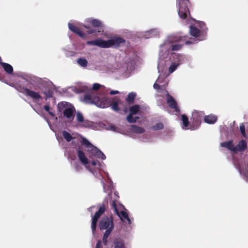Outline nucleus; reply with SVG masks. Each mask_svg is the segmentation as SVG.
I'll use <instances>...</instances> for the list:
<instances>
[{"label": "nucleus", "mask_w": 248, "mask_h": 248, "mask_svg": "<svg viewBox=\"0 0 248 248\" xmlns=\"http://www.w3.org/2000/svg\"><path fill=\"white\" fill-rule=\"evenodd\" d=\"M119 93V92L118 91H111L110 92H109V94L110 95H114V94H118Z\"/></svg>", "instance_id": "obj_42"}, {"label": "nucleus", "mask_w": 248, "mask_h": 248, "mask_svg": "<svg viewBox=\"0 0 248 248\" xmlns=\"http://www.w3.org/2000/svg\"><path fill=\"white\" fill-rule=\"evenodd\" d=\"M185 36H176L170 35L159 46L158 51L157 69L158 73L163 71L167 65L168 67V75L173 73L178 67L183 63L187 62V57L182 54L170 51H178L181 49L182 45L176 43L185 41V44L189 45L193 43L191 41L186 40Z\"/></svg>", "instance_id": "obj_1"}, {"label": "nucleus", "mask_w": 248, "mask_h": 248, "mask_svg": "<svg viewBox=\"0 0 248 248\" xmlns=\"http://www.w3.org/2000/svg\"><path fill=\"white\" fill-rule=\"evenodd\" d=\"M77 120L78 122H83L84 121V118L81 113L80 112H77L76 113Z\"/></svg>", "instance_id": "obj_36"}, {"label": "nucleus", "mask_w": 248, "mask_h": 248, "mask_svg": "<svg viewBox=\"0 0 248 248\" xmlns=\"http://www.w3.org/2000/svg\"><path fill=\"white\" fill-rule=\"evenodd\" d=\"M101 87V85L99 83H94L92 87V89L93 90H98L100 87Z\"/></svg>", "instance_id": "obj_39"}, {"label": "nucleus", "mask_w": 248, "mask_h": 248, "mask_svg": "<svg viewBox=\"0 0 248 248\" xmlns=\"http://www.w3.org/2000/svg\"><path fill=\"white\" fill-rule=\"evenodd\" d=\"M233 164L243 178L248 182V161L243 162L242 161L234 160Z\"/></svg>", "instance_id": "obj_11"}, {"label": "nucleus", "mask_w": 248, "mask_h": 248, "mask_svg": "<svg viewBox=\"0 0 248 248\" xmlns=\"http://www.w3.org/2000/svg\"><path fill=\"white\" fill-rule=\"evenodd\" d=\"M62 136L64 139L67 141H71L75 138L69 132L63 131L62 133Z\"/></svg>", "instance_id": "obj_28"}, {"label": "nucleus", "mask_w": 248, "mask_h": 248, "mask_svg": "<svg viewBox=\"0 0 248 248\" xmlns=\"http://www.w3.org/2000/svg\"><path fill=\"white\" fill-rule=\"evenodd\" d=\"M112 226L113 229V223L111 218L108 217H103L99 223V228L100 230H106Z\"/></svg>", "instance_id": "obj_19"}, {"label": "nucleus", "mask_w": 248, "mask_h": 248, "mask_svg": "<svg viewBox=\"0 0 248 248\" xmlns=\"http://www.w3.org/2000/svg\"><path fill=\"white\" fill-rule=\"evenodd\" d=\"M188 4L189 0H177L179 17L185 20L186 23L190 24L189 31L191 35L198 38L199 41L203 40L207 33V28L204 22L190 18Z\"/></svg>", "instance_id": "obj_2"}, {"label": "nucleus", "mask_w": 248, "mask_h": 248, "mask_svg": "<svg viewBox=\"0 0 248 248\" xmlns=\"http://www.w3.org/2000/svg\"><path fill=\"white\" fill-rule=\"evenodd\" d=\"M0 65L2 67L4 71L8 74H11L13 72V68L11 65L9 63L3 62H2L1 57H0Z\"/></svg>", "instance_id": "obj_21"}, {"label": "nucleus", "mask_w": 248, "mask_h": 248, "mask_svg": "<svg viewBox=\"0 0 248 248\" xmlns=\"http://www.w3.org/2000/svg\"><path fill=\"white\" fill-rule=\"evenodd\" d=\"M220 146L233 152L237 153L245 151L247 148V143L245 140H240L237 145H234L233 141L231 140L221 142Z\"/></svg>", "instance_id": "obj_6"}, {"label": "nucleus", "mask_w": 248, "mask_h": 248, "mask_svg": "<svg viewBox=\"0 0 248 248\" xmlns=\"http://www.w3.org/2000/svg\"><path fill=\"white\" fill-rule=\"evenodd\" d=\"M135 69V64L134 62H128L126 66V69L125 70V72L126 75L129 74L131 72L134 70Z\"/></svg>", "instance_id": "obj_26"}, {"label": "nucleus", "mask_w": 248, "mask_h": 248, "mask_svg": "<svg viewBox=\"0 0 248 248\" xmlns=\"http://www.w3.org/2000/svg\"><path fill=\"white\" fill-rule=\"evenodd\" d=\"M136 95V93L134 92H131L129 93L127 97L126 101L128 102H132Z\"/></svg>", "instance_id": "obj_32"}, {"label": "nucleus", "mask_w": 248, "mask_h": 248, "mask_svg": "<svg viewBox=\"0 0 248 248\" xmlns=\"http://www.w3.org/2000/svg\"><path fill=\"white\" fill-rule=\"evenodd\" d=\"M36 81L38 83L39 88L45 94L46 99L51 97L54 90L52 83L38 78H36Z\"/></svg>", "instance_id": "obj_7"}, {"label": "nucleus", "mask_w": 248, "mask_h": 248, "mask_svg": "<svg viewBox=\"0 0 248 248\" xmlns=\"http://www.w3.org/2000/svg\"><path fill=\"white\" fill-rule=\"evenodd\" d=\"M16 89L25 95L30 96L34 100H39L41 98V96L39 93L31 90L27 88L18 86L16 87Z\"/></svg>", "instance_id": "obj_13"}, {"label": "nucleus", "mask_w": 248, "mask_h": 248, "mask_svg": "<svg viewBox=\"0 0 248 248\" xmlns=\"http://www.w3.org/2000/svg\"><path fill=\"white\" fill-rule=\"evenodd\" d=\"M83 102L86 104H94L97 107L101 108L109 107L111 103V101L108 98L99 96L92 90L84 95Z\"/></svg>", "instance_id": "obj_3"}, {"label": "nucleus", "mask_w": 248, "mask_h": 248, "mask_svg": "<svg viewBox=\"0 0 248 248\" xmlns=\"http://www.w3.org/2000/svg\"><path fill=\"white\" fill-rule=\"evenodd\" d=\"M94 208H95V206H92V207H90V208H88V210H89V211H91V210H92V209Z\"/></svg>", "instance_id": "obj_45"}, {"label": "nucleus", "mask_w": 248, "mask_h": 248, "mask_svg": "<svg viewBox=\"0 0 248 248\" xmlns=\"http://www.w3.org/2000/svg\"><path fill=\"white\" fill-rule=\"evenodd\" d=\"M240 130L242 135L245 137V128L243 124H241L240 125Z\"/></svg>", "instance_id": "obj_38"}, {"label": "nucleus", "mask_w": 248, "mask_h": 248, "mask_svg": "<svg viewBox=\"0 0 248 248\" xmlns=\"http://www.w3.org/2000/svg\"><path fill=\"white\" fill-rule=\"evenodd\" d=\"M58 110L60 112H63L64 116L69 120L74 119V113L76 110L74 107L70 103L66 102H61L57 105Z\"/></svg>", "instance_id": "obj_8"}, {"label": "nucleus", "mask_w": 248, "mask_h": 248, "mask_svg": "<svg viewBox=\"0 0 248 248\" xmlns=\"http://www.w3.org/2000/svg\"><path fill=\"white\" fill-rule=\"evenodd\" d=\"M204 116V113L202 111L195 110L192 114V124L197 128L201 124L202 119Z\"/></svg>", "instance_id": "obj_15"}, {"label": "nucleus", "mask_w": 248, "mask_h": 248, "mask_svg": "<svg viewBox=\"0 0 248 248\" xmlns=\"http://www.w3.org/2000/svg\"><path fill=\"white\" fill-rule=\"evenodd\" d=\"M109 70L111 72H115V70L114 69H109Z\"/></svg>", "instance_id": "obj_46"}, {"label": "nucleus", "mask_w": 248, "mask_h": 248, "mask_svg": "<svg viewBox=\"0 0 248 248\" xmlns=\"http://www.w3.org/2000/svg\"><path fill=\"white\" fill-rule=\"evenodd\" d=\"M112 208L114 210V211L116 214L120 217L121 220L125 223H127L128 225H130L132 221L130 218L129 217L128 214L125 211H124V207L122 205H119L120 208L124 209L123 210L119 211L118 209L117 204L114 201H113L111 203Z\"/></svg>", "instance_id": "obj_10"}, {"label": "nucleus", "mask_w": 248, "mask_h": 248, "mask_svg": "<svg viewBox=\"0 0 248 248\" xmlns=\"http://www.w3.org/2000/svg\"><path fill=\"white\" fill-rule=\"evenodd\" d=\"M164 78V77H162L160 75L159 76L158 78L156 79L155 82L154 84V88L158 92H167L166 90V86L167 85L168 83L166 82L165 84H162Z\"/></svg>", "instance_id": "obj_14"}, {"label": "nucleus", "mask_w": 248, "mask_h": 248, "mask_svg": "<svg viewBox=\"0 0 248 248\" xmlns=\"http://www.w3.org/2000/svg\"><path fill=\"white\" fill-rule=\"evenodd\" d=\"M129 111V114L126 118L127 121L130 123L136 122L137 120L139 119V117L137 116L133 117V115L138 113H139L140 114H141V111L140 110V106L138 105L133 106L130 107Z\"/></svg>", "instance_id": "obj_12"}, {"label": "nucleus", "mask_w": 248, "mask_h": 248, "mask_svg": "<svg viewBox=\"0 0 248 248\" xmlns=\"http://www.w3.org/2000/svg\"><path fill=\"white\" fill-rule=\"evenodd\" d=\"M217 117L213 114H210L204 117V121L209 124H214L217 121Z\"/></svg>", "instance_id": "obj_23"}, {"label": "nucleus", "mask_w": 248, "mask_h": 248, "mask_svg": "<svg viewBox=\"0 0 248 248\" xmlns=\"http://www.w3.org/2000/svg\"><path fill=\"white\" fill-rule=\"evenodd\" d=\"M85 23L87 25H85L84 27L89 29L87 31V33L88 34H92L95 32V31L93 29H89V27L88 26L89 24H92L94 27H100L102 25V22L96 19H93L91 18H87L85 20Z\"/></svg>", "instance_id": "obj_16"}, {"label": "nucleus", "mask_w": 248, "mask_h": 248, "mask_svg": "<svg viewBox=\"0 0 248 248\" xmlns=\"http://www.w3.org/2000/svg\"><path fill=\"white\" fill-rule=\"evenodd\" d=\"M160 31L158 29H153L144 32L143 36L145 38H149L159 35Z\"/></svg>", "instance_id": "obj_20"}, {"label": "nucleus", "mask_w": 248, "mask_h": 248, "mask_svg": "<svg viewBox=\"0 0 248 248\" xmlns=\"http://www.w3.org/2000/svg\"><path fill=\"white\" fill-rule=\"evenodd\" d=\"M77 63L83 68H86L87 66L88 61L86 59L80 58L77 60Z\"/></svg>", "instance_id": "obj_27"}, {"label": "nucleus", "mask_w": 248, "mask_h": 248, "mask_svg": "<svg viewBox=\"0 0 248 248\" xmlns=\"http://www.w3.org/2000/svg\"><path fill=\"white\" fill-rule=\"evenodd\" d=\"M125 42V40L120 37H115L108 40H104L99 38L87 42V44L90 46H97L101 48L110 47H119Z\"/></svg>", "instance_id": "obj_4"}, {"label": "nucleus", "mask_w": 248, "mask_h": 248, "mask_svg": "<svg viewBox=\"0 0 248 248\" xmlns=\"http://www.w3.org/2000/svg\"><path fill=\"white\" fill-rule=\"evenodd\" d=\"M28 79L26 78H21V80L19 81L21 82L22 83H25L28 82Z\"/></svg>", "instance_id": "obj_43"}, {"label": "nucleus", "mask_w": 248, "mask_h": 248, "mask_svg": "<svg viewBox=\"0 0 248 248\" xmlns=\"http://www.w3.org/2000/svg\"><path fill=\"white\" fill-rule=\"evenodd\" d=\"M95 248H102V244L101 241L100 240H99L97 242Z\"/></svg>", "instance_id": "obj_41"}, {"label": "nucleus", "mask_w": 248, "mask_h": 248, "mask_svg": "<svg viewBox=\"0 0 248 248\" xmlns=\"http://www.w3.org/2000/svg\"><path fill=\"white\" fill-rule=\"evenodd\" d=\"M81 143L87 148V152L90 154V157L94 156L102 160L106 159L105 155L85 138L81 137Z\"/></svg>", "instance_id": "obj_5"}, {"label": "nucleus", "mask_w": 248, "mask_h": 248, "mask_svg": "<svg viewBox=\"0 0 248 248\" xmlns=\"http://www.w3.org/2000/svg\"><path fill=\"white\" fill-rule=\"evenodd\" d=\"M165 93H166V100L168 106L171 108L173 109L176 113H179L180 112V110L174 98L170 95L167 91Z\"/></svg>", "instance_id": "obj_17"}, {"label": "nucleus", "mask_w": 248, "mask_h": 248, "mask_svg": "<svg viewBox=\"0 0 248 248\" xmlns=\"http://www.w3.org/2000/svg\"><path fill=\"white\" fill-rule=\"evenodd\" d=\"M78 156L79 159L81 162L82 164L85 166V167L88 170L92 172L93 174L94 173L92 167H94L97 169H99L100 168L101 164L97 160H93L91 163H90L88 159L85 156L84 153L82 151L78 150Z\"/></svg>", "instance_id": "obj_9"}, {"label": "nucleus", "mask_w": 248, "mask_h": 248, "mask_svg": "<svg viewBox=\"0 0 248 248\" xmlns=\"http://www.w3.org/2000/svg\"><path fill=\"white\" fill-rule=\"evenodd\" d=\"M107 239L108 238H105L103 237V242L104 243V245H107Z\"/></svg>", "instance_id": "obj_44"}, {"label": "nucleus", "mask_w": 248, "mask_h": 248, "mask_svg": "<svg viewBox=\"0 0 248 248\" xmlns=\"http://www.w3.org/2000/svg\"><path fill=\"white\" fill-rule=\"evenodd\" d=\"M68 27L70 30L77 34L79 36L81 37H84L85 36V35L84 33H83L78 28L74 26L72 24L69 23Z\"/></svg>", "instance_id": "obj_22"}, {"label": "nucleus", "mask_w": 248, "mask_h": 248, "mask_svg": "<svg viewBox=\"0 0 248 248\" xmlns=\"http://www.w3.org/2000/svg\"><path fill=\"white\" fill-rule=\"evenodd\" d=\"M181 120L183 123V125L182 126V128L184 129H189V128H188L189 122L187 116L185 114H183L181 116Z\"/></svg>", "instance_id": "obj_24"}, {"label": "nucleus", "mask_w": 248, "mask_h": 248, "mask_svg": "<svg viewBox=\"0 0 248 248\" xmlns=\"http://www.w3.org/2000/svg\"><path fill=\"white\" fill-rule=\"evenodd\" d=\"M111 108L115 111H118L119 108L118 104L117 103H114L111 106Z\"/></svg>", "instance_id": "obj_40"}, {"label": "nucleus", "mask_w": 248, "mask_h": 248, "mask_svg": "<svg viewBox=\"0 0 248 248\" xmlns=\"http://www.w3.org/2000/svg\"><path fill=\"white\" fill-rule=\"evenodd\" d=\"M101 183L103 185L104 192L108 193V195L110 194L111 193V190L110 186L105 185L103 181H102Z\"/></svg>", "instance_id": "obj_29"}, {"label": "nucleus", "mask_w": 248, "mask_h": 248, "mask_svg": "<svg viewBox=\"0 0 248 248\" xmlns=\"http://www.w3.org/2000/svg\"><path fill=\"white\" fill-rule=\"evenodd\" d=\"M163 128L164 125L161 123H158L153 126V129L155 130H161Z\"/></svg>", "instance_id": "obj_35"}, {"label": "nucleus", "mask_w": 248, "mask_h": 248, "mask_svg": "<svg viewBox=\"0 0 248 248\" xmlns=\"http://www.w3.org/2000/svg\"><path fill=\"white\" fill-rule=\"evenodd\" d=\"M105 210V206L104 205L101 206L99 210L95 213L94 216L93 217L91 227L93 233H94V231L96 229L97 220L100 217V216L104 213Z\"/></svg>", "instance_id": "obj_18"}, {"label": "nucleus", "mask_w": 248, "mask_h": 248, "mask_svg": "<svg viewBox=\"0 0 248 248\" xmlns=\"http://www.w3.org/2000/svg\"><path fill=\"white\" fill-rule=\"evenodd\" d=\"M114 248H126L124 243L123 241H117L114 243Z\"/></svg>", "instance_id": "obj_30"}, {"label": "nucleus", "mask_w": 248, "mask_h": 248, "mask_svg": "<svg viewBox=\"0 0 248 248\" xmlns=\"http://www.w3.org/2000/svg\"><path fill=\"white\" fill-rule=\"evenodd\" d=\"M44 109L51 116H52V117L55 116V114H54V112L52 111V109H51L50 108L49 105H45L44 106Z\"/></svg>", "instance_id": "obj_31"}, {"label": "nucleus", "mask_w": 248, "mask_h": 248, "mask_svg": "<svg viewBox=\"0 0 248 248\" xmlns=\"http://www.w3.org/2000/svg\"><path fill=\"white\" fill-rule=\"evenodd\" d=\"M112 226L111 225L110 227H109L106 231L105 232L103 237L105 238H108L109 234H110L111 232L112 231Z\"/></svg>", "instance_id": "obj_37"}, {"label": "nucleus", "mask_w": 248, "mask_h": 248, "mask_svg": "<svg viewBox=\"0 0 248 248\" xmlns=\"http://www.w3.org/2000/svg\"><path fill=\"white\" fill-rule=\"evenodd\" d=\"M73 165L74 167L75 170L77 171H80L82 170V167L81 165L78 162H74Z\"/></svg>", "instance_id": "obj_33"}, {"label": "nucleus", "mask_w": 248, "mask_h": 248, "mask_svg": "<svg viewBox=\"0 0 248 248\" xmlns=\"http://www.w3.org/2000/svg\"><path fill=\"white\" fill-rule=\"evenodd\" d=\"M106 129L107 130H111L116 132H120V129L118 127H116L115 125L111 124H109L106 128Z\"/></svg>", "instance_id": "obj_34"}, {"label": "nucleus", "mask_w": 248, "mask_h": 248, "mask_svg": "<svg viewBox=\"0 0 248 248\" xmlns=\"http://www.w3.org/2000/svg\"><path fill=\"white\" fill-rule=\"evenodd\" d=\"M131 131L137 134H141L145 131V130L142 127L133 125L131 127Z\"/></svg>", "instance_id": "obj_25"}]
</instances>
